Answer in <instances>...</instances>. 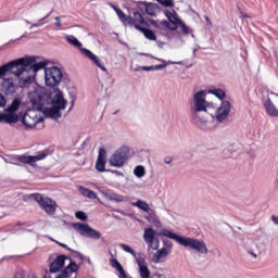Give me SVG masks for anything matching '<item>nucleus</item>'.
Listing matches in <instances>:
<instances>
[{"instance_id":"50","label":"nucleus","mask_w":278,"mask_h":278,"mask_svg":"<svg viewBox=\"0 0 278 278\" xmlns=\"http://www.w3.org/2000/svg\"><path fill=\"white\" fill-rule=\"evenodd\" d=\"M205 21H206V23H210V17L205 16Z\"/></svg>"},{"instance_id":"47","label":"nucleus","mask_w":278,"mask_h":278,"mask_svg":"<svg viewBox=\"0 0 278 278\" xmlns=\"http://www.w3.org/2000/svg\"><path fill=\"white\" fill-rule=\"evenodd\" d=\"M182 31L184 34H188V26L186 24H182Z\"/></svg>"},{"instance_id":"10","label":"nucleus","mask_w":278,"mask_h":278,"mask_svg":"<svg viewBox=\"0 0 278 278\" xmlns=\"http://www.w3.org/2000/svg\"><path fill=\"white\" fill-rule=\"evenodd\" d=\"M106 155H108V152L105 151V149L100 148L99 155L96 162V170H98V173H113V175L118 173L117 170L105 169Z\"/></svg>"},{"instance_id":"5","label":"nucleus","mask_w":278,"mask_h":278,"mask_svg":"<svg viewBox=\"0 0 278 278\" xmlns=\"http://www.w3.org/2000/svg\"><path fill=\"white\" fill-rule=\"evenodd\" d=\"M35 62L34 59H17L0 66V78L5 77L8 73H11L15 77H21L22 73H25V66H29Z\"/></svg>"},{"instance_id":"6","label":"nucleus","mask_w":278,"mask_h":278,"mask_svg":"<svg viewBox=\"0 0 278 278\" xmlns=\"http://www.w3.org/2000/svg\"><path fill=\"white\" fill-rule=\"evenodd\" d=\"M30 199H34L43 212L48 214V216H53L58 210V203L53 201L51 198H45L40 193L30 194Z\"/></svg>"},{"instance_id":"13","label":"nucleus","mask_w":278,"mask_h":278,"mask_svg":"<svg viewBox=\"0 0 278 278\" xmlns=\"http://www.w3.org/2000/svg\"><path fill=\"white\" fill-rule=\"evenodd\" d=\"M80 51H81L83 55H85V58H88L89 60H91V62H93V64H96V66H98V68H101V71H104V72L108 71L105 65H103V63H101V60H99V56L96 55L94 53H92V51H90L86 48H81Z\"/></svg>"},{"instance_id":"34","label":"nucleus","mask_w":278,"mask_h":278,"mask_svg":"<svg viewBox=\"0 0 278 278\" xmlns=\"http://www.w3.org/2000/svg\"><path fill=\"white\" fill-rule=\"evenodd\" d=\"M211 92H212V94L217 97V99H220V101H223V99H225V91L223 89H213V90H211Z\"/></svg>"},{"instance_id":"39","label":"nucleus","mask_w":278,"mask_h":278,"mask_svg":"<svg viewBox=\"0 0 278 278\" xmlns=\"http://www.w3.org/2000/svg\"><path fill=\"white\" fill-rule=\"evenodd\" d=\"M148 216H146L147 220H154V218L156 217L155 215V211L153 208H149L148 211H146Z\"/></svg>"},{"instance_id":"20","label":"nucleus","mask_w":278,"mask_h":278,"mask_svg":"<svg viewBox=\"0 0 278 278\" xmlns=\"http://www.w3.org/2000/svg\"><path fill=\"white\" fill-rule=\"evenodd\" d=\"M111 258H110V264L112 268H115L119 273V278H129L127 277V273L125 271V268H123V265L118 262V260L114 258V254L110 252Z\"/></svg>"},{"instance_id":"26","label":"nucleus","mask_w":278,"mask_h":278,"mask_svg":"<svg viewBox=\"0 0 278 278\" xmlns=\"http://www.w3.org/2000/svg\"><path fill=\"white\" fill-rule=\"evenodd\" d=\"M31 59L35 61L29 65H26L25 71H27V68L30 67V71H33V73H38V71H42V68H45V63L42 62L36 63V58L34 56L27 58V60H31Z\"/></svg>"},{"instance_id":"52","label":"nucleus","mask_w":278,"mask_h":278,"mask_svg":"<svg viewBox=\"0 0 278 278\" xmlns=\"http://www.w3.org/2000/svg\"><path fill=\"white\" fill-rule=\"evenodd\" d=\"M40 91H42V89H37V92H40Z\"/></svg>"},{"instance_id":"1","label":"nucleus","mask_w":278,"mask_h":278,"mask_svg":"<svg viewBox=\"0 0 278 278\" xmlns=\"http://www.w3.org/2000/svg\"><path fill=\"white\" fill-rule=\"evenodd\" d=\"M110 8L116 12L121 23L124 25V27H135L137 31H140L143 34L144 38L147 40H152L155 42L157 40V36L155 33L151 29H149V22L144 20V16L139 11H136L135 9H131L132 15H127L123 10H121L118 7L109 3Z\"/></svg>"},{"instance_id":"12","label":"nucleus","mask_w":278,"mask_h":278,"mask_svg":"<svg viewBox=\"0 0 278 278\" xmlns=\"http://www.w3.org/2000/svg\"><path fill=\"white\" fill-rule=\"evenodd\" d=\"M231 112V103L229 101H223L220 106L217 109L215 117L218 123H223L229 116Z\"/></svg>"},{"instance_id":"43","label":"nucleus","mask_w":278,"mask_h":278,"mask_svg":"<svg viewBox=\"0 0 278 278\" xmlns=\"http://www.w3.org/2000/svg\"><path fill=\"white\" fill-rule=\"evenodd\" d=\"M141 71H153V65L151 66H141Z\"/></svg>"},{"instance_id":"40","label":"nucleus","mask_w":278,"mask_h":278,"mask_svg":"<svg viewBox=\"0 0 278 278\" xmlns=\"http://www.w3.org/2000/svg\"><path fill=\"white\" fill-rule=\"evenodd\" d=\"M45 18H40L37 23L30 26V29H34V27H40V25H45Z\"/></svg>"},{"instance_id":"24","label":"nucleus","mask_w":278,"mask_h":278,"mask_svg":"<svg viewBox=\"0 0 278 278\" xmlns=\"http://www.w3.org/2000/svg\"><path fill=\"white\" fill-rule=\"evenodd\" d=\"M1 122L9 123L10 125H12V123H18V115L13 112L0 113V123Z\"/></svg>"},{"instance_id":"9","label":"nucleus","mask_w":278,"mask_h":278,"mask_svg":"<svg viewBox=\"0 0 278 278\" xmlns=\"http://www.w3.org/2000/svg\"><path fill=\"white\" fill-rule=\"evenodd\" d=\"M74 229L85 238L101 240V232L97 231L94 228L90 227V225L88 224L76 223L74 224Z\"/></svg>"},{"instance_id":"16","label":"nucleus","mask_w":278,"mask_h":278,"mask_svg":"<svg viewBox=\"0 0 278 278\" xmlns=\"http://www.w3.org/2000/svg\"><path fill=\"white\" fill-rule=\"evenodd\" d=\"M167 18L168 21L164 20L161 22V27L165 28V29H170L172 31H175V29H177V23L175 21H177V16H175V14H173L172 12L167 13Z\"/></svg>"},{"instance_id":"45","label":"nucleus","mask_w":278,"mask_h":278,"mask_svg":"<svg viewBox=\"0 0 278 278\" xmlns=\"http://www.w3.org/2000/svg\"><path fill=\"white\" fill-rule=\"evenodd\" d=\"M271 220L273 223H275V225H278V217L277 216H271Z\"/></svg>"},{"instance_id":"19","label":"nucleus","mask_w":278,"mask_h":278,"mask_svg":"<svg viewBox=\"0 0 278 278\" xmlns=\"http://www.w3.org/2000/svg\"><path fill=\"white\" fill-rule=\"evenodd\" d=\"M22 123L28 129H31L38 125V117L36 115H31L29 113H25L22 118Z\"/></svg>"},{"instance_id":"22","label":"nucleus","mask_w":278,"mask_h":278,"mask_svg":"<svg viewBox=\"0 0 278 278\" xmlns=\"http://www.w3.org/2000/svg\"><path fill=\"white\" fill-rule=\"evenodd\" d=\"M265 112L268 114V116H271L273 118H278V110L277 106H275V103H273V100L268 98L264 103Z\"/></svg>"},{"instance_id":"35","label":"nucleus","mask_w":278,"mask_h":278,"mask_svg":"<svg viewBox=\"0 0 278 278\" xmlns=\"http://www.w3.org/2000/svg\"><path fill=\"white\" fill-rule=\"evenodd\" d=\"M60 247H62L63 249H66L67 251H71L73 257H81V254H79V252L74 251L73 249H71L68 245H66L65 243H59Z\"/></svg>"},{"instance_id":"46","label":"nucleus","mask_w":278,"mask_h":278,"mask_svg":"<svg viewBox=\"0 0 278 278\" xmlns=\"http://www.w3.org/2000/svg\"><path fill=\"white\" fill-rule=\"evenodd\" d=\"M151 25H153L154 27H162V25L160 24V26H157V22H155V20L151 21Z\"/></svg>"},{"instance_id":"3","label":"nucleus","mask_w":278,"mask_h":278,"mask_svg":"<svg viewBox=\"0 0 278 278\" xmlns=\"http://www.w3.org/2000/svg\"><path fill=\"white\" fill-rule=\"evenodd\" d=\"M193 109L191 111L194 123H207V108L210 103L205 101V91H199L193 97Z\"/></svg>"},{"instance_id":"25","label":"nucleus","mask_w":278,"mask_h":278,"mask_svg":"<svg viewBox=\"0 0 278 278\" xmlns=\"http://www.w3.org/2000/svg\"><path fill=\"white\" fill-rule=\"evenodd\" d=\"M45 114L58 121V118H62V109H58V106L47 108Z\"/></svg>"},{"instance_id":"42","label":"nucleus","mask_w":278,"mask_h":278,"mask_svg":"<svg viewBox=\"0 0 278 278\" xmlns=\"http://www.w3.org/2000/svg\"><path fill=\"white\" fill-rule=\"evenodd\" d=\"M54 21H55V27H62V20L60 18V16H56Z\"/></svg>"},{"instance_id":"7","label":"nucleus","mask_w":278,"mask_h":278,"mask_svg":"<svg viewBox=\"0 0 278 278\" xmlns=\"http://www.w3.org/2000/svg\"><path fill=\"white\" fill-rule=\"evenodd\" d=\"M62 70L58 66L46 67L45 68V81L46 86L49 88H55V86H60V81H62Z\"/></svg>"},{"instance_id":"17","label":"nucleus","mask_w":278,"mask_h":278,"mask_svg":"<svg viewBox=\"0 0 278 278\" xmlns=\"http://www.w3.org/2000/svg\"><path fill=\"white\" fill-rule=\"evenodd\" d=\"M136 263L139 266V275L141 278H150L151 277V270H149V267L144 265V258L141 254H139V257H137Z\"/></svg>"},{"instance_id":"2","label":"nucleus","mask_w":278,"mask_h":278,"mask_svg":"<svg viewBox=\"0 0 278 278\" xmlns=\"http://www.w3.org/2000/svg\"><path fill=\"white\" fill-rule=\"evenodd\" d=\"M160 236L169 238V240H176V242L180 243L181 247H186L187 249H192V251H197V253H201L202 255H207V245L201 240L189 238V237H181L179 235H175L168 229H163L160 232Z\"/></svg>"},{"instance_id":"8","label":"nucleus","mask_w":278,"mask_h":278,"mask_svg":"<svg viewBox=\"0 0 278 278\" xmlns=\"http://www.w3.org/2000/svg\"><path fill=\"white\" fill-rule=\"evenodd\" d=\"M129 157V148H119L109 160V164L115 168H123Z\"/></svg>"},{"instance_id":"4","label":"nucleus","mask_w":278,"mask_h":278,"mask_svg":"<svg viewBox=\"0 0 278 278\" xmlns=\"http://www.w3.org/2000/svg\"><path fill=\"white\" fill-rule=\"evenodd\" d=\"M155 233L156 232L153 228H147L143 233V240L147 244H149V249L156 251L152 262L154 264H160V260H162V257H168V250H166V248H162L160 250V239L155 237Z\"/></svg>"},{"instance_id":"15","label":"nucleus","mask_w":278,"mask_h":278,"mask_svg":"<svg viewBox=\"0 0 278 278\" xmlns=\"http://www.w3.org/2000/svg\"><path fill=\"white\" fill-rule=\"evenodd\" d=\"M1 91L8 94H14L16 92V86H14V79L4 78L1 83Z\"/></svg>"},{"instance_id":"51","label":"nucleus","mask_w":278,"mask_h":278,"mask_svg":"<svg viewBox=\"0 0 278 278\" xmlns=\"http://www.w3.org/2000/svg\"><path fill=\"white\" fill-rule=\"evenodd\" d=\"M168 64H175V62H170V61H169Z\"/></svg>"},{"instance_id":"33","label":"nucleus","mask_w":278,"mask_h":278,"mask_svg":"<svg viewBox=\"0 0 278 278\" xmlns=\"http://www.w3.org/2000/svg\"><path fill=\"white\" fill-rule=\"evenodd\" d=\"M163 8H174L175 0H156Z\"/></svg>"},{"instance_id":"37","label":"nucleus","mask_w":278,"mask_h":278,"mask_svg":"<svg viewBox=\"0 0 278 278\" xmlns=\"http://www.w3.org/2000/svg\"><path fill=\"white\" fill-rule=\"evenodd\" d=\"M109 199L110 201H116V203H123V201H125V198L123 195H118L116 193L111 194Z\"/></svg>"},{"instance_id":"11","label":"nucleus","mask_w":278,"mask_h":278,"mask_svg":"<svg viewBox=\"0 0 278 278\" xmlns=\"http://www.w3.org/2000/svg\"><path fill=\"white\" fill-rule=\"evenodd\" d=\"M47 157V153L41 152L35 156L31 155H20L16 157L17 162H21L22 164H28V166H36V162H40V160H45Z\"/></svg>"},{"instance_id":"49","label":"nucleus","mask_w":278,"mask_h":278,"mask_svg":"<svg viewBox=\"0 0 278 278\" xmlns=\"http://www.w3.org/2000/svg\"><path fill=\"white\" fill-rule=\"evenodd\" d=\"M170 162H173V159H165V164H170Z\"/></svg>"},{"instance_id":"29","label":"nucleus","mask_w":278,"mask_h":278,"mask_svg":"<svg viewBox=\"0 0 278 278\" xmlns=\"http://www.w3.org/2000/svg\"><path fill=\"white\" fill-rule=\"evenodd\" d=\"M65 40L66 42H68V45H72L73 47H81V42H79V40L75 36H67Z\"/></svg>"},{"instance_id":"53","label":"nucleus","mask_w":278,"mask_h":278,"mask_svg":"<svg viewBox=\"0 0 278 278\" xmlns=\"http://www.w3.org/2000/svg\"><path fill=\"white\" fill-rule=\"evenodd\" d=\"M114 114H118V111H116Z\"/></svg>"},{"instance_id":"38","label":"nucleus","mask_w":278,"mask_h":278,"mask_svg":"<svg viewBox=\"0 0 278 278\" xmlns=\"http://www.w3.org/2000/svg\"><path fill=\"white\" fill-rule=\"evenodd\" d=\"M75 216H76V218H77L78 220H83V222L88 220V215H86V214L84 213V211H77V212L75 213Z\"/></svg>"},{"instance_id":"32","label":"nucleus","mask_w":278,"mask_h":278,"mask_svg":"<svg viewBox=\"0 0 278 278\" xmlns=\"http://www.w3.org/2000/svg\"><path fill=\"white\" fill-rule=\"evenodd\" d=\"M135 207H139V210H142L143 212H147L151 206H149V203L144 201H137L134 203Z\"/></svg>"},{"instance_id":"36","label":"nucleus","mask_w":278,"mask_h":278,"mask_svg":"<svg viewBox=\"0 0 278 278\" xmlns=\"http://www.w3.org/2000/svg\"><path fill=\"white\" fill-rule=\"evenodd\" d=\"M155 60H159V62H163V64L152 65L153 71H162V68H166V61L159 58H155Z\"/></svg>"},{"instance_id":"48","label":"nucleus","mask_w":278,"mask_h":278,"mask_svg":"<svg viewBox=\"0 0 278 278\" xmlns=\"http://www.w3.org/2000/svg\"><path fill=\"white\" fill-rule=\"evenodd\" d=\"M52 12L48 13L43 18V22L47 21V18H49V16H51Z\"/></svg>"},{"instance_id":"23","label":"nucleus","mask_w":278,"mask_h":278,"mask_svg":"<svg viewBox=\"0 0 278 278\" xmlns=\"http://www.w3.org/2000/svg\"><path fill=\"white\" fill-rule=\"evenodd\" d=\"M77 270H79V266L77 265V263L71 261L68 266L64 268V270L61 273L59 277L60 278L71 277V275H73V273H77Z\"/></svg>"},{"instance_id":"21","label":"nucleus","mask_w":278,"mask_h":278,"mask_svg":"<svg viewBox=\"0 0 278 278\" xmlns=\"http://www.w3.org/2000/svg\"><path fill=\"white\" fill-rule=\"evenodd\" d=\"M137 5H143L146 14L148 16H155V12L157 11V4L147 1H138Z\"/></svg>"},{"instance_id":"41","label":"nucleus","mask_w":278,"mask_h":278,"mask_svg":"<svg viewBox=\"0 0 278 278\" xmlns=\"http://www.w3.org/2000/svg\"><path fill=\"white\" fill-rule=\"evenodd\" d=\"M5 103H8V101L5 100V97H3L0 93V108H5Z\"/></svg>"},{"instance_id":"31","label":"nucleus","mask_w":278,"mask_h":278,"mask_svg":"<svg viewBox=\"0 0 278 278\" xmlns=\"http://www.w3.org/2000/svg\"><path fill=\"white\" fill-rule=\"evenodd\" d=\"M136 177L142 178L144 177V175H147V170H144V166L142 165H138L137 167H135L134 170Z\"/></svg>"},{"instance_id":"18","label":"nucleus","mask_w":278,"mask_h":278,"mask_svg":"<svg viewBox=\"0 0 278 278\" xmlns=\"http://www.w3.org/2000/svg\"><path fill=\"white\" fill-rule=\"evenodd\" d=\"M66 255H59L50 264V273H59L61 268H64V262H66Z\"/></svg>"},{"instance_id":"30","label":"nucleus","mask_w":278,"mask_h":278,"mask_svg":"<svg viewBox=\"0 0 278 278\" xmlns=\"http://www.w3.org/2000/svg\"><path fill=\"white\" fill-rule=\"evenodd\" d=\"M21 108V100L14 99L12 104L8 108V112H16Z\"/></svg>"},{"instance_id":"27","label":"nucleus","mask_w":278,"mask_h":278,"mask_svg":"<svg viewBox=\"0 0 278 278\" xmlns=\"http://www.w3.org/2000/svg\"><path fill=\"white\" fill-rule=\"evenodd\" d=\"M78 191L83 197H86L87 199H97V192L84 187V186H78Z\"/></svg>"},{"instance_id":"28","label":"nucleus","mask_w":278,"mask_h":278,"mask_svg":"<svg viewBox=\"0 0 278 278\" xmlns=\"http://www.w3.org/2000/svg\"><path fill=\"white\" fill-rule=\"evenodd\" d=\"M121 249H123V251H125L126 253H130V255L132 256V257H135L136 260L138 258V257H140V255L138 256V254H136V251H134V249H131V247H129V245H127V244H125V243H121Z\"/></svg>"},{"instance_id":"14","label":"nucleus","mask_w":278,"mask_h":278,"mask_svg":"<svg viewBox=\"0 0 278 278\" xmlns=\"http://www.w3.org/2000/svg\"><path fill=\"white\" fill-rule=\"evenodd\" d=\"M56 94L52 98V106L58 108L60 110H66V105H68V101L64 99L62 91L60 89L56 90Z\"/></svg>"},{"instance_id":"44","label":"nucleus","mask_w":278,"mask_h":278,"mask_svg":"<svg viewBox=\"0 0 278 278\" xmlns=\"http://www.w3.org/2000/svg\"><path fill=\"white\" fill-rule=\"evenodd\" d=\"M137 10H139V12H144V5L137 3Z\"/></svg>"}]
</instances>
